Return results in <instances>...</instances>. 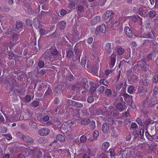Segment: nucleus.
Returning <instances> with one entry per match:
<instances>
[{"label":"nucleus","mask_w":158,"mask_h":158,"mask_svg":"<svg viewBox=\"0 0 158 158\" xmlns=\"http://www.w3.org/2000/svg\"><path fill=\"white\" fill-rule=\"evenodd\" d=\"M50 132V130L48 128H44L40 129L38 131L39 134L42 136L48 135Z\"/></svg>","instance_id":"nucleus-5"},{"label":"nucleus","mask_w":158,"mask_h":158,"mask_svg":"<svg viewBox=\"0 0 158 158\" xmlns=\"http://www.w3.org/2000/svg\"><path fill=\"white\" fill-rule=\"evenodd\" d=\"M39 104V102L37 101H34L30 104L31 106L33 107H37Z\"/></svg>","instance_id":"nucleus-31"},{"label":"nucleus","mask_w":158,"mask_h":158,"mask_svg":"<svg viewBox=\"0 0 158 158\" xmlns=\"http://www.w3.org/2000/svg\"><path fill=\"white\" fill-rule=\"evenodd\" d=\"M23 25L22 22L21 21H18L16 23V28L18 29L21 28L23 27Z\"/></svg>","instance_id":"nucleus-28"},{"label":"nucleus","mask_w":158,"mask_h":158,"mask_svg":"<svg viewBox=\"0 0 158 158\" xmlns=\"http://www.w3.org/2000/svg\"><path fill=\"white\" fill-rule=\"evenodd\" d=\"M148 42L154 45H156L157 44L155 40H145L143 44L145 45V44H146V43Z\"/></svg>","instance_id":"nucleus-24"},{"label":"nucleus","mask_w":158,"mask_h":158,"mask_svg":"<svg viewBox=\"0 0 158 158\" xmlns=\"http://www.w3.org/2000/svg\"><path fill=\"white\" fill-rule=\"evenodd\" d=\"M54 102L55 104H58L59 103V99L57 98H54Z\"/></svg>","instance_id":"nucleus-64"},{"label":"nucleus","mask_w":158,"mask_h":158,"mask_svg":"<svg viewBox=\"0 0 158 158\" xmlns=\"http://www.w3.org/2000/svg\"><path fill=\"white\" fill-rule=\"evenodd\" d=\"M75 2L74 1H71L70 2V7H71V8H73V9H75Z\"/></svg>","instance_id":"nucleus-52"},{"label":"nucleus","mask_w":158,"mask_h":158,"mask_svg":"<svg viewBox=\"0 0 158 158\" xmlns=\"http://www.w3.org/2000/svg\"><path fill=\"white\" fill-rule=\"evenodd\" d=\"M13 30L12 28L9 29L5 33V34L7 35H11L13 32Z\"/></svg>","instance_id":"nucleus-51"},{"label":"nucleus","mask_w":158,"mask_h":158,"mask_svg":"<svg viewBox=\"0 0 158 158\" xmlns=\"http://www.w3.org/2000/svg\"><path fill=\"white\" fill-rule=\"evenodd\" d=\"M117 108L118 111L120 112L125 109V106H124L122 103L119 102L117 104Z\"/></svg>","instance_id":"nucleus-18"},{"label":"nucleus","mask_w":158,"mask_h":158,"mask_svg":"<svg viewBox=\"0 0 158 158\" xmlns=\"http://www.w3.org/2000/svg\"><path fill=\"white\" fill-rule=\"evenodd\" d=\"M78 10L81 12L84 11V7L81 5H79L78 6Z\"/></svg>","instance_id":"nucleus-56"},{"label":"nucleus","mask_w":158,"mask_h":158,"mask_svg":"<svg viewBox=\"0 0 158 158\" xmlns=\"http://www.w3.org/2000/svg\"><path fill=\"white\" fill-rule=\"evenodd\" d=\"M106 30V25L104 24H102L101 25L97 27L95 31V34L98 35L99 33V31L102 33H105Z\"/></svg>","instance_id":"nucleus-4"},{"label":"nucleus","mask_w":158,"mask_h":158,"mask_svg":"<svg viewBox=\"0 0 158 158\" xmlns=\"http://www.w3.org/2000/svg\"><path fill=\"white\" fill-rule=\"evenodd\" d=\"M105 49L108 53L110 54L111 53V45L110 43H108L105 45Z\"/></svg>","instance_id":"nucleus-14"},{"label":"nucleus","mask_w":158,"mask_h":158,"mask_svg":"<svg viewBox=\"0 0 158 158\" xmlns=\"http://www.w3.org/2000/svg\"><path fill=\"white\" fill-rule=\"evenodd\" d=\"M143 36L146 38H152V35L149 32L144 33L143 34Z\"/></svg>","instance_id":"nucleus-37"},{"label":"nucleus","mask_w":158,"mask_h":158,"mask_svg":"<svg viewBox=\"0 0 158 158\" xmlns=\"http://www.w3.org/2000/svg\"><path fill=\"white\" fill-rule=\"evenodd\" d=\"M59 26L61 29H63L65 27L66 25V22L64 21H62L59 23Z\"/></svg>","instance_id":"nucleus-26"},{"label":"nucleus","mask_w":158,"mask_h":158,"mask_svg":"<svg viewBox=\"0 0 158 158\" xmlns=\"http://www.w3.org/2000/svg\"><path fill=\"white\" fill-rule=\"evenodd\" d=\"M146 59H143L137 62V64L140 66L142 69L145 72L147 71L149 69V66L146 64Z\"/></svg>","instance_id":"nucleus-3"},{"label":"nucleus","mask_w":158,"mask_h":158,"mask_svg":"<svg viewBox=\"0 0 158 158\" xmlns=\"http://www.w3.org/2000/svg\"><path fill=\"white\" fill-rule=\"evenodd\" d=\"M96 88L94 86H92L90 87L89 90V92L92 94V96L94 97H96L95 93Z\"/></svg>","instance_id":"nucleus-21"},{"label":"nucleus","mask_w":158,"mask_h":158,"mask_svg":"<svg viewBox=\"0 0 158 158\" xmlns=\"http://www.w3.org/2000/svg\"><path fill=\"white\" fill-rule=\"evenodd\" d=\"M63 87L61 85H59L55 88V91L57 94H60L62 91Z\"/></svg>","instance_id":"nucleus-19"},{"label":"nucleus","mask_w":158,"mask_h":158,"mask_svg":"<svg viewBox=\"0 0 158 158\" xmlns=\"http://www.w3.org/2000/svg\"><path fill=\"white\" fill-rule=\"evenodd\" d=\"M22 138L24 141L27 143L31 144L34 143L33 139L29 136L23 135H22Z\"/></svg>","instance_id":"nucleus-8"},{"label":"nucleus","mask_w":158,"mask_h":158,"mask_svg":"<svg viewBox=\"0 0 158 158\" xmlns=\"http://www.w3.org/2000/svg\"><path fill=\"white\" fill-rule=\"evenodd\" d=\"M44 62L42 61H40L38 63V66L40 68L44 67Z\"/></svg>","instance_id":"nucleus-55"},{"label":"nucleus","mask_w":158,"mask_h":158,"mask_svg":"<svg viewBox=\"0 0 158 158\" xmlns=\"http://www.w3.org/2000/svg\"><path fill=\"white\" fill-rule=\"evenodd\" d=\"M140 83L141 85L148 86L149 84V80L146 78H144L140 81Z\"/></svg>","instance_id":"nucleus-15"},{"label":"nucleus","mask_w":158,"mask_h":158,"mask_svg":"<svg viewBox=\"0 0 158 158\" xmlns=\"http://www.w3.org/2000/svg\"><path fill=\"white\" fill-rule=\"evenodd\" d=\"M156 15V13L154 10H151L148 13L149 17L153 18L155 17Z\"/></svg>","instance_id":"nucleus-23"},{"label":"nucleus","mask_w":158,"mask_h":158,"mask_svg":"<svg viewBox=\"0 0 158 158\" xmlns=\"http://www.w3.org/2000/svg\"><path fill=\"white\" fill-rule=\"evenodd\" d=\"M139 18L142 20V19L138 15H134L132 17V20L133 22H135Z\"/></svg>","instance_id":"nucleus-35"},{"label":"nucleus","mask_w":158,"mask_h":158,"mask_svg":"<svg viewBox=\"0 0 158 158\" xmlns=\"http://www.w3.org/2000/svg\"><path fill=\"white\" fill-rule=\"evenodd\" d=\"M104 89L105 87L103 86H100V87L99 88L98 90V91L100 94H101L103 92Z\"/></svg>","instance_id":"nucleus-58"},{"label":"nucleus","mask_w":158,"mask_h":158,"mask_svg":"<svg viewBox=\"0 0 158 158\" xmlns=\"http://www.w3.org/2000/svg\"><path fill=\"white\" fill-rule=\"evenodd\" d=\"M132 134L134 136V139H135L139 136L138 131L136 130L133 131Z\"/></svg>","instance_id":"nucleus-39"},{"label":"nucleus","mask_w":158,"mask_h":158,"mask_svg":"<svg viewBox=\"0 0 158 158\" xmlns=\"http://www.w3.org/2000/svg\"><path fill=\"white\" fill-rule=\"evenodd\" d=\"M77 85H72L71 86L70 89L71 90H75L77 88Z\"/></svg>","instance_id":"nucleus-63"},{"label":"nucleus","mask_w":158,"mask_h":158,"mask_svg":"<svg viewBox=\"0 0 158 158\" xmlns=\"http://www.w3.org/2000/svg\"><path fill=\"white\" fill-rule=\"evenodd\" d=\"M99 82L100 83L103 84V85L106 86H108V82L106 79H101L100 80Z\"/></svg>","instance_id":"nucleus-32"},{"label":"nucleus","mask_w":158,"mask_h":158,"mask_svg":"<svg viewBox=\"0 0 158 158\" xmlns=\"http://www.w3.org/2000/svg\"><path fill=\"white\" fill-rule=\"evenodd\" d=\"M86 137L84 135L82 136L80 138V140L81 142H84L86 140Z\"/></svg>","instance_id":"nucleus-45"},{"label":"nucleus","mask_w":158,"mask_h":158,"mask_svg":"<svg viewBox=\"0 0 158 158\" xmlns=\"http://www.w3.org/2000/svg\"><path fill=\"white\" fill-rule=\"evenodd\" d=\"M90 122L89 118H86L81 121V123L82 125H87Z\"/></svg>","instance_id":"nucleus-22"},{"label":"nucleus","mask_w":158,"mask_h":158,"mask_svg":"<svg viewBox=\"0 0 158 158\" xmlns=\"http://www.w3.org/2000/svg\"><path fill=\"white\" fill-rule=\"evenodd\" d=\"M145 134L147 138L150 141H152L153 139V138L152 136L147 131H146L145 133Z\"/></svg>","instance_id":"nucleus-34"},{"label":"nucleus","mask_w":158,"mask_h":158,"mask_svg":"<svg viewBox=\"0 0 158 158\" xmlns=\"http://www.w3.org/2000/svg\"><path fill=\"white\" fill-rule=\"evenodd\" d=\"M148 9L140 7L138 9V12H137V14L140 15L141 17H144L145 15L148 13Z\"/></svg>","instance_id":"nucleus-6"},{"label":"nucleus","mask_w":158,"mask_h":158,"mask_svg":"<svg viewBox=\"0 0 158 158\" xmlns=\"http://www.w3.org/2000/svg\"><path fill=\"white\" fill-rule=\"evenodd\" d=\"M134 87L131 86H130L128 88V92L130 94H132L133 91Z\"/></svg>","instance_id":"nucleus-49"},{"label":"nucleus","mask_w":158,"mask_h":158,"mask_svg":"<svg viewBox=\"0 0 158 158\" xmlns=\"http://www.w3.org/2000/svg\"><path fill=\"white\" fill-rule=\"evenodd\" d=\"M76 81V79L75 77L72 74H70V81Z\"/></svg>","instance_id":"nucleus-59"},{"label":"nucleus","mask_w":158,"mask_h":158,"mask_svg":"<svg viewBox=\"0 0 158 158\" xmlns=\"http://www.w3.org/2000/svg\"><path fill=\"white\" fill-rule=\"evenodd\" d=\"M58 54V52L56 49L51 48L47 50L42 55L43 57L45 59H48L51 61L53 60Z\"/></svg>","instance_id":"nucleus-1"},{"label":"nucleus","mask_w":158,"mask_h":158,"mask_svg":"<svg viewBox=\"0 0 158 158\" xmlns=\"http://www.w3.org/2000/svg\"><path fill=\"white\" fill-rule=\"evenodd\" d=\"M87 68L89 69L93 74L96 75L98 73V69L97 66L89 65L88 63L87 64Z\"/></svg>","instance_id":"nucleus-7"},{"label":"nucleus","mask_w":158,"mask_h":158,"mask_svg":"<svg viewBox=\"0 0 158 158\" xmlns=\"http://www.w3.org/2000/svg\"><path fill=\"white\" fill-rule=\"evenodd\" d=\"M7 131V129L4 126H0V133H5Z\"/></svg>","instance_id":"nucleus-30"},{"label":"nucleus","mask_w":158,"mask_h":158,"mask_svg":"<svg viewBox=\"0 0 158 158\" xmlns=\"http://www.w3.org/2000/svg\"><path fill=\"white\" fill-rule=\"evenodd\" d=\"M2 135L5 137L8 140H10L12 139V137L10 134H3Z\"/></svg>","instance_id":"nucleus-44"},{"label":"nucleus","mask_w":158,"mask_h":158,"mask_svg":"<svg viewBox=\"0 0 158 158\" xmlns=\"http://www.w3.org/2000/svg\"><path fill=\"white\" fill-rule=\"evenodd\" d=\"M40 34L43 35L47 34L48 33V31L47 30L45 31L42 28H40L39 30Z\"/></svg>","instance_id":"nucleus-36"},{"label":"nucleus","mask_w":158,"mask_h":158,"mask_svg":"<svg viewBox=\"0 0 158 158\" xmlns=\"http://www.w3.org/2000/svg\"><path fill=\"white\" fill-rule=\"evenodd\" d=\"M30 126L32 128H37V126L36 123L33 121H31L29 123Z\"/></svg>","instance_id":"nucleus-29"},{"label":"nucleus","mask_w":158,"mask_h":158,"mask_svg":"<svg viewBox=\"0 0 158 158\" xmlns=\"http://www.w3.org/2000/svg\"><path fill=\"white\" fill-rule=\"evenodd\" d=\"M31 96L29 95H27L25 96V102H29L31 101Z\"/></svg>","instance_id":"nucleus-40"},{"label":"nucleus","mask_w":158,"mask_h":158,"mask_svg":"<svg viewBox=\"0 0 158 158\" xmlns=\"http://www.w3.org/2000/svg\"><path fill=\"white\" fill-rule=\"evenodd\" d=\"M131 127L132 129H136L137 128L138 126L136 123L133 122L131 124Z\"/></svg>","instance_id":"nucleus-42"},{"label":"nucleus","mask_w":158,"mask_h":158,"mask_svg":"<svg viewBox=\"0 0 158 158\" xmlns=\"http://www.w3.org/2000/svg\"><path fill=\"white\" fill-rule=\"evenodd\" d=\"M91 123V128L94 130L95 127V121L93 120H92Z\"/></svg>","instance_id":"nucleus-61"},{"label":"nucleus","mask_w":158,"mask_h":158,"mask_svg":"<svg viewBox=\"0 0 158 158\" xmlns=\"http://www.w3.org/2000/svg\"><path fill=\"white\" fill-rule=\"evenodd\" d=\"M124 31L126 35L128 37L131 38L132 37V31L130 27H125Z\"/></svg>","instance_id":"nucleus-10"},{"label":"nucleus","mask_w":158,"mask_h":158,"mask_svg":"<svg viewBox=\"0 0 158 158\" xmlns=\"http://www.w3.org/2000/svg\"><path fill=\"white\" fill-rule=\"evenodd\" d=\"M49 117L48 115H45L43 118V121L45 122L48 121L49 119Z\"/></svg>","instance_id":"nucleus-60"},{"label":"nucleus","mask_w":158,"mask_h":158,"mask_svg":"<svg viewBox=\"0 0 158 158\" xmlns=\"http://www.w3.org/2000/svg\"><path fill=\"white\" fill-rule=\"evenodd\" d=\"M109 130V127L106 123H104L102 125V130L103 132H106Z\"/></svg>","instance_id":"nucleus-27"},{"label":"nucleus","mask_w":158,"mask_h":158,"mask_svg":"<svg viewBox=\"0 0 158 158\" xmlns=\"http://www.w3.org/2000/svg\"><path fill=\"white\" fill-rule=\"evenodd\" d=\"M70 105L72 106L78 108H81L83 107L82 103L79 102L70 100Z\"/></svg>","instance_id":"nucleus-9"},{"label":"nucleus","mask_w":158,"mask_h":158,"mask_svg":"<svg viewBox=\"0 0 158 158\" xmlns=\"http://www.w3.org/2000/svg\"><path fill=\"white\" fill-rule=\"evenodd\" d=\"M60 13L61 16H64L67 13V11L64 9H62L60 10Z\"/></svg>","instance_id":"nucleus-53"},{"label":"nucleus","mask_w":158,"mask_h":158,"mask_svg":"<svg viewBox=\"0 0 158 158\" xmlns=\"http://www.w3.org/2000/svg\"><path fill=\"white\" fill-rule=\"evenodd\" d=\"M56 140L61 142H63L65 140L64 137L61 134H59L56 136Z\"/></svg>","instance_id":"nucleus-16"},{"label":"nucleus","mask_w":158,"mask_h":158,"mask_svg":"<svg viewBox=\"0 0 158 158\" xmlns=\"http://www.w3.org/2000/svg\"><path fill=\"white\" fill-rule=\"evenodd\" d=\"M145 122L146 124L147 125L150 123L153 124V121L148 119H146Z\"/></svg>","instance_id":"nucleus-62"},{"label":"nucleus","mask_w":158,"mask_h":158,"mask_svg":"<svg viewBox=\"0 0 158 158\" xmlns=\"http://www.w3.org/2000/svg\"><path fill=\"white\" fill-rule=\"evenodd\" d=\"M33 24L34 26L36 28H39L40 24L37 18H35L34 19L33 21Z\"/></svg>","instance_id":"nucleus-17"},{"label":"nucleus","mask_w":158,"mask_h":158,"mask_svg":"<svg viewBox=\"0 0 158 158\" xmlns=\"http://www.w3.org/2000/svg\"><path fill=\"white\" fill-rule=\"evenodd\" d=\"M124 52V49L122 48H119L117 50L118 53L120 54H122Z\"/></svg>","instance_id":"nucleus-46"},{"label":"nucleus","mask_w":158,"mask_h":158,"mask_svg":"<svg viewBox=\"0 0 158 158\" xmlns=\"http://www.w3.org/2000/svg\"><path fill=\"white\" fill-rule=\"evenodd\" d=\"M100 20V17L99 16H97L93 18L91 22L93 25H95Z\"/></svg>","instance_id":"nucleus-13"},{"label":"nucleus","mask_w":158,"mask_h":158,"mask_svg":"<svg viewBox=\"0 0 158 158\" xmlns=\"http://www.w3.org/2000/svg\"><path fill=\"white\" fill-rule=\"evenodd\" d=\"M108 123L111 125H113L114 121L113 120V118H109L107 120Z\"/></svg>","instance_id":"nucleus-43"},{"label":"nucleus","mask_w":158,"mask_h":158,"mask_svg":"<svg viewBox=\"0 0 158 158\" xmlns=\"http://www.w3.org/2000/svg\"><path fill=\"white\" fill-rule=\"evenodd\" d=\"M152 81L153 82L155 83H156L158 82V74H156L153 76Z\"/></svg>","instance_id":"nucleus-38"},{"label":"nucleus","mask_w":158,"mask_h":158,"mask_svg":"<svg viewBox=\"0 0 158 158\" xmlns=\"http://www.w3.org/2000/svg\"><path fill=\"white\" fill-rule=\"evenodd\" d=\"M114 15V13L111 10H107L106 13H104L102 18L104 20H107L109 19L110 24L113 26L115 24L118 25L119 24V22L118 21H110L111 20V19L113 17V15Z\"/></svg>","instance_id":"nucleus-2"},{"label":"nucleus","mask_w":158,"mask_h":158,"mask_svg":"<svg viewBox=\"0 0 158 158\" xmlns=\"http://www.w3.org/2000/svg\"><path fill=\"white\" fill-rule=\"evenodd\" d=\"M137 123L140 126H142L143 125V123L141 120L139 118H138L136 119Z\"/></svg>","instance_id":"nucleus-54"},{"label":"nucleus","mask_w":158,"mask_h":158,"mask_svg":"<svg viewBox=\"0 0 158 158\" xmlns=\"http://www.w3.org/2000/svg\"><path fill=\"white\" fill-rule=\"evenodd\" d=\"M99 135V132L98 131H95L93 134V137L94 138H96Z\"/></svg>","instance_id":"nucleus-50"},{"label":"nucleus","mask_w":158,"mask_h":158,"mask_svg":"<svg viewBox=\"0 0 158 158\" xmlns=\"http://www.w3.org/2000/svg\"><path fill=\"white\" fill-rule=\"evenodd\" d=\"M115 58V55L114 54V53L110 57V68H112L114 65L116 61Z\"/></svg>","instance_id":"nucleus-11"},{"label":"nucleus","mask_w":158,"mask_h":158,"mask_svg":"<svg viewBox=\"0 0 158 158\" xmlns=\"http://www.w3.org/2000/svg\"><path fill=\"white\" fill-rule=\"evenodd\" d=\"M136 76L133 75L131 76L128 79V81L129 82H135Z\"/></svg>","instance_id":"nucleus-33"},{"label":"nucleus","mask_w":158,"mask_h":158,"mask_svg":"<svg viewBox=\"0 0 158 158\" xmlns=\"http://www.w3.org/2000/svg\"><path fill=\"white\" fill-rule=\"evenodd\" d=\"M58 144H59V143L58 142V141L55 139L52 142L50 143V146L53 149H55L58 148Z\"/></svg>","instance_id":"nucleus-20"},{"label":"nucleus","mask_w":158,"mask_h":158,"mask_svg":"<svg viewBox=\"0 0 158 158\" xmlns=\"http://www.w3.org/2000/svg\"><path fill=\"white\" fill-rule=\"evenodd\" d=\"M105 94L107 96H110L112 94L111 90L110 89H107L105 91Z\"/></svg>","instance_id":"nucleus-48"},{"label":"nucleus","mask_w":158,"mask_h":158,"mask_svg":"<svg viewBox=\"0 0 158 158\" xmlns=\"http://www.w3.org/2000/svg\"><path fill=\"white\" fill-rule=\"evenodd\" d=\"M52 90L50 88H48L45 94V95L47 96L48 95L52 92Z\"/></svg>","instance_id":"nucleus-57"},{"label":"nucleus","mask_w":158,"mask_h":158,"mask_svg":"<svg viewBox=\"0 0 158 158\" xmlns=\"http://www.w3.org/2000/svg\"><path fill=\"white\" fill-rule=\"evenodd\" d=\"M19 38H20L19 35L14 33L11 36L10 39V41L12 42L18 41L19 40Z\"/></svg>","instance_id":"nucleus-12"},{"label":"nucleus","mask_w":158,"mask_h":158,"mask_svg":"<svg viewBox=\"0 0 158 158\" xmlns=\"http://www.w3.org/2000/svg\"><path fill=\"white\" fill-rule=\"evenodd\" d=\"M26 24L28 26H31L32 25L31 23V20L29 19H27L26 20Z\"/></svg>","instance_id":"nucleus-41"},{"label":"nucleus","mask_w":158,"mask_h":158,"mask_svg":"<svg viewBox=\"0 0 158 158\" xmlns=\"http://www.w3.org/2000/svg\"><path fill=\"white\" fill-rule=\"evenodd\" d=\"M109 143L107 142H106L103 143L102 144V149L104 151H106L108 148L109 146Z\"/></svg>","instance_id":"nucleus-25"},{"label":"nucleus","mask_w":158,"mask_h":158,"mask_svg":"<svg viewBox=\"0 0 158 158\" xmlns=\"http://www.w3.org/2000/svg\"><path fill=\"white\" fill-rule=\"evenodd\" d=\"M93 96H90L88 97L87 98V102L90 103H91L94 101V99L93 98Z\"/></svg>","instance_id":"nucleus-47"}]
</instances>
